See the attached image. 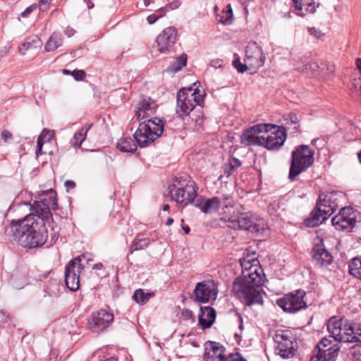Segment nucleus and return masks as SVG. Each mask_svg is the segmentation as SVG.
Returning a JSON list of instances; mask_svg holds the SVG:
<instances>
[{
    "label": "nucleus",
    "instance_id": "6e6552de",
    "mask_svg": "<svg viewBox=\"0 0 361 361\" xmlns=\"http://www.w3.org/2000/svg\"><path fill=\"white\" fill-rule=\"evenodd\" d=\"M224 219L228 223V226L233 229L240 228L259 233L261 231L262 232L266 226V222L263 219L251 212L226 216Z\"/></svg>",
    "mask_w": 361,
    "mask_h": 361
},
{
    "label": "nucleus",
    "instance_id": "bf43d9fd",
    "mask_svg": "<svg viewBox=\"0 0 361 361\" xmlns=\"http://www.w3.org/2000/svg\"><path fill=\"white\" fill-rule=\"evenodd\" d=\"M239 322H240L239 329L242 331L243 329V319L241 317H239Z\"/></svg>",
    "mask_w": 361,
    "mask_h": 361
},
{
    "label": "nucleus",
    "instance_id": "9b49d317",
    "mask_svg": "<svg viewBox=\"0 0 361 361\" xmlns=\"http://www.w3.org/2000/svg\"><path fill=\"white\" fill-rule=\"evenodd\" d=\"M85 255L75 257L66 266L65 270V281L67 287L72 291L78 290L80 287V274L85 265L82 260L85 259Z\"/></svg>",
    "mask_w": 361,
    "mask_h": 361
},
{
    "label": "nucleus",
    "instance_id": "b1692460",
    "mask_svg": "<svg viewBox=\"0 0 361 361\" xmlns=\"http://www.w3.org/2000/svg\"><path fill=\"white\" fill-rule=\"evenodd\" d=\"M339 349L340 347L338 345H334L326 350L318 351V353L312 356L310 361H335Z\"/></svg>",
    "mask_w": 361,
    "mask_h": 361
},
{
    "label": "nucleus",
    "instance_id": "f3484780",
    "mask_svg": "<svg viewBox=\"0 0 361 361\" xmlns=\"http://www.w3.org/2000/svg\"><path fill=\"white\" fill-rule=\"evenodd\" d=\"M194 294L196 300L200 302L215 300L218 294L216 284L212 280L199 282L195 286Z\"/></svg>",
    "mask_w": 361,
    "mask_h": 361
},
{
    "label": "nucleus",
    "instance_id": "20e7f679",
    "mask_svg": "<svg viewBox=\"0 0 361 361\" xmlns=\"http://www.w3.org/2000/svg\"><path fill=\"white\" fill-rule=\"evenodd\" d=\"M328 331L336 341L358 343L361 345V324L350 323L347 319L331 318L328 323Z\"/></svg>",
    "mask_w": 361,
    "mask_h": 361
},
{
    "label": "nucleus",
    "instance_id": "c85d7f7f",
    "mask_svg": "<svg viewBox=\"0 0 361 361\" xmlns=\"http://www.w3.org/2000/svg\"><path fill=\"white\" fill-rule=\"evenodd\" d=\"M187 63V56L183 54L180 55L179 57H177L173 63H171L169 67L167 68L168 71L177 73L180 70L183 68L186 65Z\"/></svg>",
    "mask_w": 361,
    "mask_h": 361
},
{
    "label": "nucleus",
    "instance_id": "3c124183",
    "mask_svg": "<svg viewBox=\"0 0 361 361\" xmlns=\"http://www.w3.org/2000/svg\"><path fill=\"white\" fill-rule=\"evenodd\" d=\"M180 6V3L178 1H173L171 4H168L166 6V8H169L171 10L178 8Z\"/></svg>",
    "mask_w": 361,
    "mask_h": 361
},
{
    "label": "nucleus",
    "instance_id": "4d7b16f0",
    "mask_svg": "<svg viewBox=\"0 0 361 361\" xmlns=\"http://www.w3.org/2000/svg\"><path fill=\"white\" fill-rule=\"evenodd\" d=\"M182 228L186 234H188L190 233V229L188 226H183Z\"/></svg>",
    "mask_w": 361,
    "mask_h": 361
},
{
    "label": "nucleus",
    "instance_id": "a18cd8bd",
    "mask_svg": "<svg viewBox=\"0 0 361 361\" xmlns=\"http://www.w3.org/2000/svg\"><path fill=\"white\" fill-rule=\"evenodd\" d=\"M36 4L31 5L30 6L26 8L25 10L20 13V16L23 18L27 17L31 13L33 12L35 9H36Z\"/></svg>",
    "mask_w": 361,
    "mask_h": 361
},
{
    "label": "nucleus",
    "instance_id": "ea45409f",
    "mask_svg": "<svg viewBox=\"0 0 361 361\" xmlns=\"http://www.w3.org/2000/svg\"><path fill=\"white\" fill-rule=\"evenodd\" d=\"M71 75L75 78V80L80 81L85 78V73L82 70H74L71 72Z\"/></svg>",
    "mask_w": 361,
    "mask_h": 361
},
{
    "label": "nucleus",
    "instance_id": "dca6fc26",
    "mask_svg": "<svg viewBox=\"0 0 361 361\" xmlns=\"http://www.w3.org/2000/svg\"><path fill=\"white\" fill-rule=\"evenodd\" d=\"M275 126L269 123H259L245 130L240 136L241 143L245 145L262 146L263 135H259L261 133H268L271 128Z\"/></svg>",
    "mask_w": 361,
    "mask_h": 361
},
{
    "label": "nucleus",
    "instance_id": "c03bdc74",
    "mask_svg": "<svg viewBox=\"0 0 361 361\" xmlns=\"http://www.w3.org/2000/svg\"><path fill=\"white\" fill-rule=\"evenodd\" d=\"M309 32L311 35H313L317 39H321L324 36V33L323 32H322L319 29H317L315 27L310 28Z\"/></svg>",
    "mask_w": 361,
    "mask_h": 361
},
{
    "label": "nucleus",
    "instance_id": "58836bf2",
    "mask_svg": "<svg viewBox=\"0 0 361 361\" xmlns=\"http://www.w3.org/2000/svg\"><path fill=\"white\" fill-rule=\"evenodd\" d=\"M350 353L351 355L357 360L358 361H361V345L356 343L350 350Z\"/></svg>",
    "mask_w": 361,
    "mask_h": 361
},
{
    "label": "nucleus",
    "instance_id": "de8ad7c7",
    "mask_svg": "<svg viewBox=\"0 0 361 361\" xmlns=\"http://www.w3.org/2000/svg\"><path fill=\"white\" fill-rule=\"evenodd\" d=\"M308 68L312 69L314 73H316L317 71L318 74H319V69L320 68H319V66L318 63H312L306 64L305 65V70H307Z\"/></svg>",
    "mask_w": 361,
    "mask_h": 361
},
{
    "label": "nucleus",
    "instance_id": "79ce46f5",
    "mask_svg": "<svg viewBox=\"0 0 361 361\" xmlns=\"http://www.w3.org/2000/svg\"><path fill=\"white\" fill-rule=\"evenodd\" d=\"M32 47V44L30 42H25L22 43L19 46V51L23 55H25L26 54V51L30 49Z\"/></svg>",
    "mask_w": 361,
    "mask_h": 361
},
{
    "label": "nucleus",
    "instance_id": "4468645a",
    "mask_svg": "<svg viewBox=\"0 0 361 361\" xmlns=\"http://www.w3.org/2000/svg\"><path fill=\"white\" fill-rule=\"evenodd\" d=\"M275 127L268 131L263 133L262 146L269 150L279 149L284 143L286 139V128L274 125Z\"/></svg>",
    "mask_w": 361,
    "mask_h": 361
},
{
    "label": "nucleus",
    "instance_id": "c9c22d12",
    "mask_svg": "<svg viewBox=\"0 0 361 361\" xmlns=\"http://www.w3.org/2000/svg\"><path fill=\"white\" fill-rule=\"evenodd\" d=\"M254 260H257L256 257L247 256L240 259V265L242 268V274H247V271L254 265Z\"/></svg>",
    "mask_w": 361,
    "mask_h": 361
},
{
    "label": "nucleus",
    "instance_id": "09e8293b",
    "mask_svg": "<svg viewBox=\"0 0 361 361\" xmlns=\"http://www.w3.org/2000/svg\"><path fill=\"white\" fill-rule=\"evenodd\" d=\"M1 136L5 142H8L12 138V133L7 130H4L1 133Z\"/></svg>",
    "mask_w": 361,
    "mask_h": 361
},
{
    "label": "nucleus",
    "instance_id": "37998d69",
    "mask_svg": "<svg viewBox=\"0 0 361 361\" xmlns=\"http://www.w3.org/2000/svg\"><path fill=\"white\" fill-rule=\"evenodd\" d=\"M225 361H247L239 353L230 354L228 355Z\"/></svg>",
    "mask_w": 361,
    "mask_h": 361
},
{
    "label": "nucleus",
    "instance_id": "8fccbe9b",
    "mask_svg": "<svg viewBox=\"0 0 361 361\" xmlns=\"http://www.w3.org/2000/svg\"><path fill=\"white\" fill-rule=\"evenodd\" d=\"M44 144V141H42L39 138L37 139V149H36L37 156H39V154H42V146Z\"/></svg>",
    "mask_w": 361,
    "mask_h": 361
},
{
    "label": "nucleus",
    "instance_id": "4c0bfd02",
    "mask_svg": "<svg viewBox=\"0 0 361 361\" xmlns=\"http://www.w3.org/2000/svg\"><path fill=\"white\" fill-rule=\"evenodd\" d=\"M233 65L240 73H245L250 68L249 65H247L246 62L245 63H242L239 58L235 59L233 61Z\"/></svg>",
    "mask_w": 361,
    "mask_h": 361
},
{
    "label": "nucleus",
    "instance_id": "aec40b11",
    "mask_svg": "<svg viewBox=\"0 0 361 361\" xmlns=\"http://www.w3.org/2000/svg\"><path fill=\"white\" fill-rule=\"evenodd\" d=\"M178 31L175 27L164 29L157 36L156 43L161 53H166L173 47L177 40Z\"/></svg>",
    "mask_w": 361,
    "mask_h": 361
},
{
    "label": "nucleus",
    "instance_id": "bb28decb",
    "mask_svg": "<svg viewBox=\"0 0 361 361\" xmlns=\"http://www.w3.org/2000/svg\"><path fill=\"white\" fill-rule=\"evenodd\" d=\"M155 295L154 292H145L142 289L139 288L135 290L133 295V299L139 305H143L146 304L149 300Z\"/></svg>",
    "mask_w": 361,
    "mask_h": 361
},
{
    "label": "nucleus",
    "instance_id": "f704fd0d",
    "mask_svg": "<svg viewBox=\"0 0 361 361\" xmlns=\"http://www.w3.org/2000/svg\"><path fill=\"white\" fill-rule=\"evenodd\" d=\"M219 21L224 25H230L233 17V11L231 5L226 6V10L223 11L221 15L219 16Z\"/></svg>",
    "mask_w": 361,
    "mask_h": 361
},
{
    "label": "nucleus",
    "instance_id": "49530a36",
    "mask_svg": "<svg viewBox=\"0 0 361 361\" xmlns=\"http://www.w3.org/2000/svg\"><path fill=\"white\" fill-rule=\"evenodd\" d=\"M164 16V13L159 14L157 16L152 14L147 17V20L149 24L152 25L159 18H161Z\"/></svg>",
    "mask_w": 361,
    "mask_h": 361
},
{
    "label": "nucleus",
    "instance_id": "338daca9",
    "mask_svg": "<svg viewBox=\"0 0 361 361\" xmlns=\"http://www.w3.org/2000/svg\"><path fill=\"white\" fill-rule=\"evenodd\" d=\"M169 208H170V207H169V204H164V205L163 206V210H164V211H169Z\"/></svg>",
    "mask_w": 361,
    "mask_h": 361
},
{
    "label": "nucleus",
    "instance_id": "69168bd1",
    "mask_svg": "<svg viewBox=\"0 0 361 361\" xmlns=\"http://www.w3.org/2000/svg\"><path fill=\"white\" fill-rule=\"evenodd\" d=\"M165 8H166V7L165 8H161L158 10V12L159 13V14H161V13H165Z\"/></svg>",
    "mask_w": 361,
    "mask_h": 361
},
{
    "label": "nucleus",
    "instance_id": "9d476101",
    "mask_svg": "<svg viewBox=\"0 0 361 361\" xmlns=\"http://www.w3.org/2000/svg\"><path fill=\"white\" fill-rule=\"evenodd\" d=\"M274 340L276 343V353L282 358H289L294 355L295 344L293 334L290 331H278Z\"/></svg>",
    "mask_w": 361,
    "mask_h": 361
},
{
    "label": "nucleus",
    "instance_id": "6ab92c4d",
    "mask_svg": "<svg viewBox=\"0 0 361 361\" xmlns=\"http://www.w3.org/2000/svg\"><path fill=\"white\" fill-rule=\"evenodd\" d=\"M313 262L319 267H326L333 262V256L326 250L323 240L317 238L312 250Z\"/></svg>",
    "mask_w": 361,
    "mask_h": 361
},
{
    "label": "nucleus",
    "instance_id": "603ef678",
    "mask_svg": "<svg viewBox=\"0 0 361 361\" xmlns=\"http://www.w3.org/2000/svg\"><path fill=\"white\" fill-rule=\"evenodd\" d=\"M65 186L67 190L73 189L75 187V183L73 180H66L65 182Z\"/></svg>",
    "mask_w": 361,
    "mask_h": 361
},
{
    "label": "nucleus",
    "instance_id": "72a5a7b5",
    "mask_svg": "<svg viewBox=\"0 0 361 361\" xmlns=\"http://www.w3.org/2000/svg\"><path fill=\"white\" fill-rule=\"evenodd\" d=\"M295 8L298 10H302L303 3L302 0H292ZM316 2L314 0H312V1H308L306 3V4H304L307 6L306 10L309 12L314 13L316 11ZM317 6H319V3H317Z\"/></svg>",
    "mask_w": 361,
    "mask_h": 361
},
{
    "label": "nucleus",
    "instance_id": "f257e3e1",
    "mask_svg": "<svg viewBox=\"0 0 361 361\" xmlns=\"http://www.w3.org/2000/svg\"><path fill=\"white\" fill-rule=\"evenodd\" d=\"M56 193L49 190L40 195L30 207V213L23 219L12 220L11 231L13 239L21 246L36 248L47 240L48 231L46 220L51 217V209H57Z\"/></svg>",
    "mask_w": 361,
    "mask_h": 361
},
{
    "label": "nucleus",
    "instance_id": "13d9d810",
    "mask_svg": "<svg viewBox=\"0 0 361 361\" xmlns=\"http://www.w3.org/2000/svg\"><path fill=\"white\" fill-rule=\"evenodd\" d=\"M356 66L357 67V68L361 71V59H357L356 60Z\"/></svg>",
    "mask_w": 361,
    "mask_h": 361
},
{
    "label": "nucleus",
    "instance_id": "ddd939ff",
    "mask_svg": "<svg viewBox=\"0 0 361 361\" xmlns=\"http://www.w3.org/2000/svg\"><path fill=\"white\" fill-rule=\"evenodd\" d=\"M357 221V212L351 207H343L331 219L332 225L339 231H350Z\"/></svg>",
    "mask_w": 361,
    "mask_h": 361
},
{
    "label": "nucleus",
    "instance_id": "2f4dec72",
    "mask_svg": "<svg viewBox=\"0 0 361 361\" xmlns=\"http://www.w3.org/2000/svg\"><path fill=\"white\" fill-rule=\"evenodd\" d=\"M241 165V162L239 159L237 158L233 157L229 159V161L228 164H224V171L225 175L228 177L231 176V174L234 171L235 169H237L238 167H240Z\"/></svg>",
    "mask_w": 361,
    "mask_h": 361
},
{
    "label": "nucleus",
    "instance_id": "412c9836",
    "mask_svg": "<svg viewBox=\"0 0 361 361\" xmlns=\"http://www.w3.org/2000/svg\"><path fill=\"white\" fill-rule=\"evenodd\" d=\"M157 109L156 102L149 97L143 98L137 104L135 116L138 121L152 119Z\"/></svg>",
    "mask_w": 361,
    "mask_h": 361
},
{
    "label": "nucleus",
    "instance_id": "e2e57ef3",
    "mask_svg": "<svg viewBox=\"0 0 361 361\" xmlns=\"http://www.w3.org/2000/svg\"><path fill=\"white\" fill-rule=\"evenodd\" d=\"M151 0H144V5L145 6H149L151 4Z\"/></svg>",
    "mask_w": 361,
    "mask_h": 361
},
{
    "label": "nucleus",
    "instance_id": "7ed1b4c3",
    "mask_svg": "<svg viewBox=\"0 0 361 361\" xmlns=\"http://www.w3.org/2000/svg\"><path fill=\"white\" fill-rule=\"evenodd\" d=\"M247 274H242L233 283V291L245 305L263 304L264 290L262 285L265 277L263 269L258 260H254V265Z\"/></svg>",
    "mask_w": 361,
    "mask_h": 361
},
{
    "label": "nucleus",
    "instance_id": "7c9ffc66",
    "mask_svg": "<svg viewBox=\"0 0 361 361\" xmlns=\"http://www.w3.org/2000/svg\"><path fill=\"white\" fill-rule=\"evenodd\" d=\"M149 245V238H135L132 245L130 247V253H133L135 251L143 250L148 247Z\"/></svg>",
    "mask_w": 361,
    "mask_h": 361
},
{
    "label": "nucleus",
    "instance_id": "052dcab7",
    "mask_svg": "<svg viewBox=\"0 0 361 361\" xmlns=\"http://www.w3.org/2000/svg\"><path fill=\"white\" fill-rule=\"evenodd\" d=\"M173 222V219L172 218H169L166 221V225L171 226Z\"/></svg>",
    "mask_w": 361,
    "mask_h": 361
},
{
    "label": "nucleus",
    "instance_id": "5701e85b",
    "mask_svg": "<svg viewBox=\"0 0 361 361\" xmlns=\"http://www.w3.org/2000/svg\"><path fill=\"white\" fill-rule=\"evenodd\" d=\"M216 312L211 307L200 308V313L198 316L199 323L203 329L210 327L215 321Z\"/></svg>",
    "mask_w": 361,
    "mask_h": 361
},
{
    "label": "nucleus",
    "instance_id": "cd10ccee",
    "mask_svg": "<svg viewBox=\"0 0 361 361\" xmlns=\"http://www.w3.org/2000/svg\"><path fill=\"white\" fill-rule=\"evenodd\" d=\"M92 125L82 127L78 133H76L71 140V144L73 146H80L85 140L87 133Z\"/></svg>",
    "mask_w": 361,
    "mask_h": 361
},
{
    "label": "nucleus",
    "instance_id": "a19ab883",
    "mask_svg": "<svg viewBox=\"0 0 361 361\" xmlns=\"http://www.w3.org/2000/svg\"><path fill=\"white\" fill-rule=\"evenodd\" d=\"M331 343V341H330L329 338L326 337L322 338V341L317 344L319 351L326 350L327 349H325V348H326Z\"/></svg>",
    "mask_w": 361,
    "mask_h": 361
},
{
    "label": "nucleus",
    "instance_id": "39448f33",
    "mask_svg": "<svg viewBox=\"0 0 361 361\" xmlns=\"http://www.w3.org/2000/svg\"><path fill=\"white\" fill-rule=\"evenodd\" d=\"M314 152L307 145H301L292 152L288 178L295 181L297 176L307 170L314 163Z\"/></svg>",
    "mask_w": 361,
    "mask_h": 361
},
{
    "label": "nucleus",
    "instance_id": "c756f323",
    "mask_svg": "<svg viewBox=\"0 0 361 361\" xmlns=\"http://www.w3.org/2000/svg\"><path fill=\"white\" fill-rule=\"evenodd\" d=\"M349 273L357 277L361 275V257H354L349 264Z\"/></svg>",
    "mask_w": 361,
    "mask_h": 361
},
{
    "label": "nucleus",
    "instance_id": "a211bd4d",
    "mask_svg": "<svg viewBox=\"0 0 361 361\" xmlns=\"http://www.w3.org/2000/svg\"><path fill=\"white\" fill-rule=\"evenodd\" d=\"M266 56L262 49L256 42H250L247 44L245 61L249 65L250 68L256 71L264 64Z\"/></svg>",
    "mask_w": 361,
    "mask_h": 361
},
{
    "label": "nucleus",
    "instance_id": "0eeeda50",
    "mask_svg": "<svg viewBox=\"0 0 361 361\" xmlns=\"http://www.w3.org/2000/svg\"><path fill=\"white\" fill-rule=\"evenodd\" d=\"M163 130L162 121L155 117L140 123L133 137L140 147H146L161 136Z\"/></svg>",
    "mask_w": 361,
    "mask_h": 361
},
{
    "label": "nucleus",
    "instance_id": "864d4df0",
    "mask_svg": "<svg viewBox=\"0 0 361 361\" xmlns=\"http://www.w3.org/2000/svg\"><path fill=\"white\" fill-rule=\"evenodd\" d=\"M355 88H357V91L360 92V96H361V80L356 81V83L355 85Z\"/></svg>",
    "mask_w": 361,
    "mask_h": 361
},
{
    "label": "nucleus",
    "instance_id": "2eb2a0df",
    "mask_svg": "<svg viewBox=\"0 0 361 361\" xmlns=\"http://www.w3.org/2000/svg\"><path fill=\"white\" fill-rule=\"evenodd\" d=\"M114 318L111 312L102 309L91 314L88 319V329L95 333L104 331L112 324Z\"/></svg>",
    "mask_w": 361,
    "mask_h": 361
},
{
    "label": "nucleus",
    "instance_id": "393cba45",
    "mask_svg": "<svg viewBox=\"0 0 361 361\" xmlns=\"http://www.w3.org/2000/svg\"><path fill=\"white\" fill-rule=\"evenodd\" d=\"M137 147V142L130 137H123L117 143L118 149L123 152L133 153Z\"/></svg>",
    "mask_w": 361,
    "mask_h": 361
},
{
    "label": "nucleus",
    "instance_id": "423d86ee",
    "mask_svg": "<svg viewBox=\"0 0 361 361\" xmlns=\"http://www.w3.org/2000/svg\"><path fill=\"white\" fill-rule=\"evenodd\" d=\"M205 93L197 87H183L180 89L176 97V113L181 117L188 116L195 106H201L203 103Z\"/></svg>",
    "mask_w": 361,
    "mask_h": 361
},
{
    "label": "nucleus",
    "instance_id": "f8f14e48",
    "mask_svg": "<svg viewBox=\"0 0 361 361\" xmlns=\"http://www.w3.org/2000/svg\"><path fill=\"white\" fill-rule=\"evenodd\" d=\"M305 294L304 290H297L278 299L276 304L285 312L295 313L307 307L306 302L304 301Z\"/></svg>",
    "mask_w": 361,
    "mask_h": 361
},
{
    "label": "nucleus",
    "instance_id": "680f3d73",
    "mask_svg": "<svg viewBox=\"0 0 361 361\" xmlns=\"http://www.w3.org/2000/svg\"><path fill=\"white\" fill-rule=\"evenodd\" d=\"M52 0H40L42 4H47L51 3Z\"/></svg>",
    "mask_w": 361,
    "mask_h": 361
},
{
    "label": "nucleus",
    "instance_id": "0e129e2a",
    "mask_svg": "<svg viewBox=\"0 0 361 361\" xmlns=\"http://www.w3.org/2000/svg\"><path fill=\"white\" fill-rule=\"evenodd\" d=\"M71 71L69 70H67V69H64L63 71V73L65 74V75H71Z\"/></svg>",
    "mask_w": 361,
    "mask_h": 361
},
{
    "label": "nucleus",
    "instance_id": "774afa93",
    "mask_svg": "<svg viewBox=\"0 0 361 361\" xmlns=\"http://www.w3.org/2000/svg\"><path fill=\"white\" fill-rule=\"evenodd\" d=\"M104 361H116V360L114 357H111V358L106 359Z\"/></svg>",
    "mask_w": 361,
    "mask_h": 361
},
{
    "label": "nucleus",
    "instance_id": "a878e982",
    "mask_svg": "<svg viewBox=\"0 0 361 361\" xmlns=\"http://www.w3.org/2000/svg\"><path fill=\"white\" fill-rule=\"evenodd\" d=\"M62 43L63 39L61 35L54 32L48 39L45 44V49L47 51H53L61 46Z\"/></svg>",
    "mask_w": 361,
    "mask_h": 361
},
{
    "label": "nucleus",
    "instance_id": "4be33fe9",
    "mask_svg": "<svg viewBox=\"0 0 361 361\" xmlns=\"http://www.w3.org/2000/svg\"><path fill=\"white\" fill-rule=\"evenodd\" d=\"M225 348L218 343L209 341L205 345L204 361H225Z\"/></svg>",
    "mask_w": 361,
    "mask_h": 361
},
{
    "label": "nucleus",
    "instance_id": "5fc2aeb1",
    "mask_svg": "<svg viewBox=\"0 0 361 361\" xmlns=\"http://www.w3.org/2000/svg\"><path fill=\"white\" fill-rule=\"evenodd\" d=\"M75 31L73 29H68L67 31H66V35H68V37H71L74 34Z\"/></svg>",
    "mask_w": 361,
    "mask_h": 361
},
{
    "label": "nucleus",
    "instance_id": "6e6d98bb",
    "mask_svg": "<svg viewBox=\"0 0 361 361\" xmlns=\"http://www.w3.org/2000/svg\"><path fill=\"white\" fill-rule=\"evenodd\" d=\"M183 314H185V317L187 318L191 317L192 316V312L189 310H186L185 312H183Z\"/></svg>",
    "mask_w": 361,
    "mask_h": 361
},
{
    "label": "nucleus",
    "instance_id": "473e14b6",
    "mask_svg": "<svg viewBox=\"0 0 361 361\" xmlns=\"http://www.w3.org/2000/svg\"><path fill=\"white\" fill-rule=\"evenodd\" d=\"M285 120L287 121V127L285 128L286 130H293L292 133H295L298 130L299 126L298 123L299 121V118L296 114H290L287 115V117L285 118Z\"/></svg>",
    "mask_w": 361,
    "mask_h": 361
},
{
    "label": "nucleus",
    "instance_id": "f03ea898",
    "mask_svg": "<svg viewBox=\"0 0 361 361\" xmlns=\"http://www.w3.org/2000/svg\"><path fill=\"white\" fill-rule=\"evenodd\" d=\"M172 199L182 207L192 204L205 214L216 212L221 206L217 197L206 199L197 195L195 182L188 176L175 177L173 185L169 188Z\"/></svg>",
    "mask_w": 361,
    "mask_h": 361
},
{
    "label": "nucleus",
    "instance_id": "1a4fd4ad",
    "mask_svg": "<svg viewBox=\"0 0 361 361\" xmlns=\"http://www.w3.org/2000/svg\"><path fill=\"white\" fill-rule=\"evenodd\" d=\"M332 197V195H326L324 199H322L319 196L316 209L311 214L312 216L305 221L307 226L315 227L319 226L336 211L338 204Z\"/></svg>",
    "mask_w": 361,
    "mask_h": 361
},
{
    "label": "nucleus",
    "instance_id": "e433bc0d",
    "mask_svg": "<svg viewBox=\"0 0 361 361\" xmlns=\"http://www.w3.org/2000/svg\"><path fill=\"white\" fill-rule=\"evenodd\" d=\"M54 136V132L51 130L44 129L38 138L45 142H50Z\"/></svg>",
    "mask_w": 361,
    "mask_h": 361
}]
</instances>
